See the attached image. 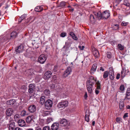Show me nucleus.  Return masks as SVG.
<instances>
[{
  "label": "nucleus",
  "mask_w": 130,
  "mask_h": 130,
  "mask_svg": "<svg viewBox=\"0 0 130 130\" xmlns=\"http://www.w3.org/2000/svg\"><path fill=\"white\" fill-rule=\"evenodd\" d=\"M68 103V102L67 101H62L58 104L57 107L62 109H64L67 106Z\"/></svg>",
  "instance_id": "nucleus-1"
},
{
  "label": "nucleus",
  "mask_w": 130,
  "mask_h": 130,
  "mask_svg": "<svg viewBox=\"0 0 130 130\" xmlns=\"http://www.w3.org/2000/svg\"><path fill=\"white\" fill-rule=\"evenodd\" d=\"M47 59L46 55L44 54H41L40 56L38 58V62L40 63H44Z\"/></svg>",
  "instance_id": "nucleus-2"
},
{
  "label": "nucleus",
  "mask_w": 130,
  "mask_h": 130,
  "mask_svg": "<svg viewBox=\"0 0 130 130\" xmlns=\"http://www.w3.org/2000/svg\"><path fill=\"white\" fill-rule=\"evenodd\" d=\"M91 51L94 56L96 58H98L100 56L99 53L94 47L91 46Z\"/></svg>",
  "instance_id": "nucleus-3"
},
{
  "label": "nucleus",
  "mask_w": 130,
  "mask_h": 130,
  "mask_svg": "<svg viewBox=\"0 0 130 130\" xmlns=\"http://www.w3.org/2000/svg\"><path fill=\"white\" fill-rule=\"evenodd\" d=\"M62 126H68L70 125V122L67 121V120L64 119H61L59 122Z\"/></svg>",
  "instance_id": "nucleus-4"
},
{
  "label": "nucleus",
  "mask_w": 130,
  "mask_h": 130,
  "mask_svg": "<svg viewBox=\"0 0 130 130\" xmlns=\"http://www.w3.org/2000/svg\"><path fill=\"white\" fill-rule=\"evenodd\" d=\"M52 101L50 100H48L45 103V107L46 109H49L52 106Z\"/></svg>",
  "instance_id": "nucleus-5"
},
{
  "label": "nucleus",
  "mask_w": 130,
  "mask_h": 130,
  "mask_svg": "<svg viewBox=\"0 0 130 130\" xmlns=\"http://www.w3.org/2000/svg\"><path fill=\"white\" fill-rule=\"evenodd\" d=\"M71 71V68L70 67H67L63 74V77H65L68 76L70 74Z\"/></svg>",
  "instance_id": "nucleus-6"
},
{
  "label": "nucleus",
  "mask_w": 130,
  "mask_h": 130,
  "mask_svg": "<svg viewBox=\"0 0 130 130\" xmlns=\"http://www.w3.org/2000/svg\"><path fill=\"white\" fill-rule=\"evenodd\" d=\"M34 116L33 115L29 116L27 117L26 119V122L28 123H32L34 122Z\"/></svg>",
  "instance_id": "nucleus-7"
},
{
  "label": "nucleus",
  "mask_w": 130,
  "mask_h": 130,
  "mask_svg": "<svg viewBox=\"0 0 130 130\" xmlns=\"http://www.w3.org/2000/svg\"><path fill=\"white\" fill-rule=\"evenodd\" d=\"M13 112V110L11 108H9L6 110V113L7 116H11Z\"/></svg>",
  "instance_id": "nucleus-8"
},
{
  "label": "nucleus",
  "mask_w": 130,
  "mask_h": 130,
  "mask_svg": "<svg viewBox=\"0 0 130 130\" xmlns=\"http://www.w3.org/2000/svg\"><path fill=\"white\" fill-rule=\"evenodd\" d=\"M129 72V70L128 69H126L125 68H122L121 72V76L122 77L124 78L127 74V73Z\"/></svg>",
  "instance_id": "nucleus-9"
},
{
  "label": "nucleus",
  "mask_w": 130,
  "mask_h": 130,
  "mask_svg": "<svg viewBox=\"0 0 130 130\" xmlns=\"http://www.w3.org/2000/svg\"><path fill=\"white\" fill-rule=\"evenodd\" d=\"M29 89H28V92L30 93H32L35 89V86L34 84H31L29 85Z\"/></svg>",
  "instance_id": "nucleus-10"
},
{
  "label": "nucleus",
  "mask_w": 130,
  "mask_h": 130,
  "mask_svg": "<svg viewBox=\"0 0 130 130\" xmlns=\"http://www.w3.org/2000/svg\"><path fill=\"white\" fill-rule=\"evenodd\" d=\"M102 18L107 19L110 16V13L107 11H104L102 13Z\"/></svg>",
  "instance_id": "nucleus-11"
},
{
  "label": "nucleus",
  "mask_w": 130,
  "mask_h": 130,
  "mask_svg": "<svg viewBox=\"0 0 130 130\" xmlns=\"http://www.w3.org/2000/svg\"><path fill=\"white\" fill-rule=\"evenodd\" d=\"M24 49V47L22 45H20L16 47L15 51L18 53L22 52Z\"/></svg>",
  "instance_id": "nucleus-12"
},
{
  "label": "nucleus",
  "mask_w": 130,
  "mask_h": 130,
  "mask_svg": "<svg viewBox=\"0 0 130 130\" xmlns=\"http://www.w3.org/2000/svg\"><path fill=\"white\" fill-rule=\"evenodd\" d=\"M59 125L58 123L57 122L54 123L51 126L52 130H57L58 128Z\"/></svg>",
  "instance_id": "nucleus-13"
},
{
  "label": "nucleus",
  "mask_w": 130,
  "mask_h": 130,
  "mask_svg": "<svg viewBox=\"0 0 130 130\" xmlns=\"http://www.w3.org/2000/svg\"><path fill=\"white\" fill-rule=\"evenodd\" d=\"M52 74L51 72L50 71L46 72L44 74V78L45 79H47L50 78Z\"/></svg>",
  "instance_id": "nucleus-14"
},
{
  "label": "nucleus",
  "mask_w": 130,
  "mask_h": 130,
  "mask_svg": "<svg viewBox=\"0 0 130 130\" xmlns=\"http://www.w3.org/2000/svg\"><path fill=\"white\" fill-rule=\"evenodd\" d=\"M28 110L31 113L34 112L36 110V106L34 105L30 106L29 107Z\"/></svg>",
  "instance_id": "nucleus-15"
},
{
  "label": "nucleus",
  "mask_w": 130,
  "mask_h": 130,
  "mask_svg": "<svg viewBox=\"0 0 130 130\" xmlns=\"http://www.w3.org/2000/svg\"><path fill=\"white\" fill-rule=\"evenodd\" d=\"M17 122L19 126L21 127L25 126V121L22 119L19 120Z\"/></svg>",
  "instance_id": "nucleus-16"
},
{
  "label": "nucleus",
  "mask_w": 130,
  "mask_h": 130,
  "mask_svg": "<svg viewBox=\"0 0 130 130\" xmlns=\"http://www.w3.org/2000/svg\"><path fill=\"white\" fill-rule=\"evenodd\" d=\"M111 70H110L109 71V77L110 79L113 80L114 78V72L113 69H111Z\"/></svg>",
  "instance_id": "nucleus-17"
},
{
  "label": "nucleus",
  "mask_w": 130,
  "mask_h": 130,
  "mask_svg": "<svg viewBox=\"0 0 130 130\" xmlns=\"http://www.w3.org/2000/svg\"><path fill=\"white\" fill-rule=\"evenodd\" d=\"M94 14L99 20L101 19L102 18V13L100 12H98L97 13L94 12Z\"/></svg>",
  "instance_id": "nucleus-18"
},
{
  "label": "nucleus",
  "mask_w": 130,
  "mask_h": 130,
  "mask_svg": "<svg viewBox=\"0 0 130 130\" xmlns=\"http://www.w3.org/2000/svg\"><path fill=\"white\" fill-rule=\"evenodd\" d=\"M89 110H86V115L85 117V121L88 122L89 120Z\"/></svg>",
  "instance_id": "nucleus-19"
},
{
  "label": "nucleus",
  "mask_w": 130,
  "mask_h": 130,
  "mask_svg": "<svg viewBox=\"0 0 130 130\" xmlns=\"http://www.w3.org/2000/svg\"><path fill=\"white\" fill-rule=\"evenodd\" d=\"M97 67V64L96 63H94L93 64L92 67V68L91 70V74L93 73L96 71Z\"/></svg>",
  "instance_id": "nucleus-20"
},
{
  "label": "nucleus",
  "mask_w": 130,
  "mask_h": 130,
  "mask_svg": "<svg viewBox=\"0 0 130 130\" xmlns=\"http://www.w3.org/2000/svg\"><path fill=\"white\" fill-rule=\"evenodd\" d=\"M16 128L14 122H12L9 124V128L10 130H14Z\"/></svg>",
  "instance_id": "nucleus-21"
},
{
  "label": "nucleus",
  "mask_w": 130,
  "mask_h": 130,
  "mask_svg": "<svg viewBox=\"0 0 130 130\" xmlns=\"http://www.w3.org/2000/svg\"><path fill=\"white\" fill-rule=\"evenodd\" d=\"M43 10V8L41 6H38L36 7L35 9V11L37 12L41 11Z\"/></svg>",
  "instance_id": "nucleus-22"
},
{
  "label": "nucleus",
  "mask_w": 130,
  "mask_h": 130,
  "mask_svg": "<svg viewBox=\"0 0 130 130\" xmlns=\"http://www.w3.org/2000/svg\"><path fill=\"white\" fill-rule=\"evenodd\" d=\"M15 100L12 99L7 102V104L8 105H12L14 104L15 102Z\"/></svg>",
  "instance_id": "nucleus-23"
},
{
  "label": "nucleus",
  "mask_w": 130,
  "mask_h": 130,
  "mask_svg": "<svg viewBox=\"0 0 130 130\" xmlns=\"http://www.w3.org/2000/svg\"><path fill=\"white\" fill-rule=\"evenodd\" d=\"M45 97L44 96H41L40 98V103L42 104L43 105L44 104L45 102Z\"/></svg>",
  "instance_id": "nucleus-24"
},
{
  "label": "nucleus",
  "mask_w": 130,
  "mask_h": 130,
  "mask_svg": "<svg viewBox=\"0 0 130 130\" xmlns=\"http://www.w3.org/2000/svg\"><path fill=\"white\" fill-rule=\"evenodd\" d=\"M36 18V17H35L33 19V17H30L29 18L27 19V21H26V22L27 23L29 22H30V23H31L34 21Z\"/></svg>",
  "instance_id": "nucleus-25"
},
{
  "label": "nucleus",
  "mask_w": 130,
  "mask_h": 130,
  "mask_svg": "<svg viewBox=\"0 0 130 130\" xmlns=\"http://www.w3.org/2000/svg\"><path fill=\"white\" fill-rule=\"evenodd\" d=\"M70 35L71 36L72 38L74 40H77L78 38L75 35L74 32H71L70 33Z\"/></svg>",
  "instance_id": "nucleus-26"
},
{
  "label": "nucleus",
  "mask_w": 130,
  "mask_h": 130,
  "mask_svg": "<svg viewBox=\"0 0 130 130\" xmlns=\"http://www.w3.org/2000/svg\"><path fill=\"white\" fill-rule=\"evenodd\" d=\"M17 36V33L15 31H13L10 34V37L11 38L13 39L15 38Z\"/></svg>",
  "instance_id": "nucleus-27"
},
{
  "label": "nucleus",
  "mask_w": 130,
  "mask_h": 130,
  "mask_svg": "<svg viewBox=\"0 0 130 130\" xmlns=\"http://www.w3.org/2000/svg\"><path fill=\"white\" fill-rule=\"evenodd\" d=\"M90 20L92 24H94L95 22V20L94 17L92 14H91L90 15Z\"/></svg>",
  "instance_id": "nucleus-28"
},
{
  "label": "nucleus",
  "mask_w": 130,
  "mask_h": 130,
  "mask_svg": "<svg viewBox=\"0 0 130 130\" xmlns=\"http://www.w3.org/2000/svg\"><path fill=\"white\" fill-rule=\"evenodd\" d=\"M53 121V119L52 118H48L46 120V123L48 124Z\"/></svg>",
  "instance_id": "nucleus-29"
},
{
  "label": "nucleus",
  "mask_w": 130,
  "mask_h": 130,
  "mask_svg": "<svg viewBox=\"0 0 130 130\" xmlns=\"http://www.w3.org/2000/svg\"><path fill=\"white\" fill-rule=\"evenodd\" d=\"M108 76V72L107 71H106L104 72L103 75V77L104 78H107Z\"/></svg>",
  "instance_id": "nucleus-30"
},
{
  "label": "nucleus",
  "mask_w": 130,
  "mask_h": 130,
  "mask_svg": "<svg viewBox=\"0 0 130 130\" xmlns=\"http://www.w3.org/2000/svg\"><path fill=\"white\" fill-rule=\"evenodd\" d=\"M112 28L114 30H117L119 28V25L118 24H115L112 26Z\"/></svg>",
  "instance_id": "nucleus-31"
},
{
  "label": "nucleus",
  "mask_w": 130,
  "mask_h": 130,
  "mask_svg": "<svg viewBox=\"0 0 130 130\" xmlns=\"http://www.w3.org/2000/svg\"><path fill=\"white\" fill-rule=\"evenodd\" d=\"M124 107V103L122 102H120L119 103V107L120 109H123Z\"/></svg>",
  "instance_id": "nucleus-32"
},
{
  "label": "nucleus",
  "mask_w": 130,
  "mask_h": 130,
  "mask_svg": "<svg viewBox=\"0 0 130 130\" xmlns=\"http://www.w3.org/2000/svg\"><path fill=\"white\" fill-rule=\"evenodd\" d=\"M96 80L93 76H90V82H91L92 83L94 84V82Z\"/></svg>",
  "instance_id": "nucleus-33"
},
{
  "label": "nucleus",
  "mask_w": 130,
  "mask_h": 130,
  "mask_svg": "<svg viewBox=\"0 0 130 130\" xmlns=\"http://www.w3.org/2000/svg\"><path fill=\"white\" fill-rule=\"evenodd\" d=\"M130 99V94L126 93V96L124 99V100H129Z\"/></svg>",
  "instance_id": "nucleus-34"
},
{
  "label": "nucleus",
  "mask_w": 130,
  "mask_h": 130,
  "mask_svg": "<svg viewBox=\"0 0 130 130\" xmlns=\"http://www.w3.org/2000/svg\"><path fill=\"white\" fill-rule=\"evenodd\" d=\"M118 48L120 50H123L124 49V47L121 44H119L118 45Z\"/></svg>",
  "instance_id": "nucleus-35"
},
{
  "label": "nucleus",
  "mask_w": 130,
  "mask_h": 130,
  "mask_svg": "<svg viewBox=\"0 0 130 130\" xmlns=\"http://www.w3.org/2000/svg\"><path fill=\"white\" fill-rule=\"evenodd\" d=\"M97 85L96 89H101L100 83L99 81H98L96 83Z\"/></svg>",
  "instance_id": "nucleus-36"
},
{
  "label": "nucleus",
  "mask_w": 130,
  "mask_h": 130,
  "mask_svg": "<svg viewBox=\"0 0 130 130\" xmlns=\"http://www.w3.org/2000/svg\"><path fill=\"white\" fill-rule=\"evenodd\" d=\"M50 114V112L49 111H45L43 113V116H46Z\"/></svg>",
  "instance_id": "nucleus-37"
},
{
  "label": "nucleus",
  "mask_w": 130,
  "mask_h": 130,
  "mask_svg": "<svg viewBox=\"0 0 130 130\" xmlns=\"http://www.w3.org/2000/svg\"><path fill=\"white\" fill-rule=\"evenodd\" d=\"M19 117V116L18 114H16L14 117V119L15 121L17 122L18 121V119Z\"/></svg>",
  "instance_id": "nucleus-38"
},
{
  "label": "nucleus",
  "mask_w": 130,
  "mask_h": 130,
  "mask_svg": "<svg viewBox=\"0 0 130 130\" xmlns=\"http://www.w3.org/2000/svg\"><path fill=\"white\" fill-rule=\"evenodd\" d=\"M65 3L64 2H60V4L59 6H58V7H64L65 6Z\"/></svg>",
  "instance_id": "nucleus-39"
},
{
  "label": "nucleus",
  "mask_w": 130,
  "mask_h": 130,
  "mask_svg": "<svg viewBox=\"0 0 130 130\" xmlns=\"http://www.w3.org/2000/svg\"><path fill=\"white\" fill-rule=\"evenodd\" d=\"M42 130H51V129L49 126H45L43 128Z\"/></svg>",
  "instance_id": "nucleus-40"
},
{
  "label": "nucleus",
  "mask_w": 130,
  "mask_h": 130,
  "mask_svg": "<svg viewBox=\"0 0 130 130\" xmlns=\"http://www.w3.org/2000/svg\"><path fill=\"white\" fill-rule=\"evenodd\" d=\"M124 4L127 6H129L130 5V4L128 2L127 0H125L124 1Z\"/></svg>",
  "instance_id": "nucleus-41"
},
{
  "label": "nucleus",
  "mask_w": 130,
  "mask_h": 130,
  "mask_svg": "<svg viewBox=\"0 0 130 130\" xmlns=\"http://www.w3.org/2000/svg\"><path fill=\"white\" fill-rule=\"evenodd\" d=\"M128 23L126 22L125 21H123L121 23V25L123 26H127L128 24Z\"/></svg>",
  "instance_id": "nucleus-42"
},
{
  "label": "nucleus",
  "mask_w": 130,
  "mask_h": 130,
  "mask_svg": "<svg viewBox=\"0 0 130 130\" xmlns=\"http://www.w3.org/2000/svg\"><path fill=\"white\" fill-rule=\"evenodd\" d=\"M44 92L46 95H48L50 94V91L47 89L45 90Z\"/></svg>",
  "instance_id": "nucleus-43"
},
{
  "label": "nucleus",
  "mask_w": 130,
  "mask_h": 130,
  "mask_svg": "<svg viewBox=\"0 0 130 130\" xmlns=\"http://www.w3.org/2000/svg\"><path fill=\"white\" fill-rule=\"evenodd\" d=\"M86 84L87 89L89 91V80H88L87 81Z\"/></svg>",
  "instance_id": "nucleus-44"
},
{
  "label": "nucleus",
  "mask_w": 130,
  "mask_h": 130,
  "mask_svg": "<svg viewBox=\"0 0 130 130\" xmlns=\"http://www.w3.org/2000/svg\"><path fill=\"white\" fill-rule=\"evenodd\" d=\"M21 115L23 116H25L26 114V111L25 110L22 111L21 112Z\"/></svg>",
  "instance_id": "nucleus-45"
},
{
  "label": "nucleus",
  "mask_w": 130,
  "mask_h": 130,
  "mask_svg": "<svg viewBox=\"0 0 130 130\" xmlns=\"http://www.w3.org/2000/svg\"><path fill=\"white\" fill-rule=\"evenodd\" d=\"M107 57L109 58H110L111 57V53L110 52H108L107 53Z\"/></svg>",
  "instance_id": "nucleus-46"
},
{
  "label": "nucleus",
  "mask_w": 130,
  "mask_h": 130,
  "mask_svg": "<svg viewBox=\"0 0 130 130\" xmlns=\"http://www.w3.org/2000/svg\"><path fill=\"white\" fill-rule=\"evenodd\" d=\"M55 85L54 84H52L50 85V88L51 89H55Z\"/></svg>",
  "instance_id": "nucleus-47"
},
{
  "label": "nucleus",
  "mask_w": 130,
  "mask_h": 130,
  "mask_svg": "<svg viewBox=\"0 0 130 130\" xmlns=\"http://www.w3.org/2000/svg\"><path fill=\"white\" fill-rule=\"evenodd\" d=\"M120 90L121 91H124V86L123 85H121L120 88Z\"/></svg>",
  "instance_id": "nucleus-48"
},
{
  "label": "nucleus",
  "mask_w": 130,
  "mask_h": 130,
  "mask_svg": "<svg viewBox=\"0 0 130 130\" xmlns=\"http://www.w3.org/2000/svg\"><path fill=\"white\" fill-rule=\"evenodd\" d=\"M26 14H24V15H21L20 17V18H21V19L23 20L24 19L26 18Z\"/></svg>",
  "instance_id": "nucleus-49"
},
{
  "label": "nucleus",
  "mask_w": 130,
  "mask_h": 130,
  "mask_svg": "<svg viewBox=\"0 0 130 130\" xmlns=\"http://www.w3.org/2000/svg\"><path fill=\"white\" fill-rule=\"evenodd\" d=\"M57 67L56 66H54L53 69V71L54 72H56L57 71Z\"/></svg>",
  "instance_id": "nucleus-50"
},
{
  "label": "nucleus",
  "mask_w": 130,
  "mask_h": 130,
  "mask_svg": "<svg viewBox=\"0 0 130 130\" xmlns=\"http://www.w3.org/2000/svg\"><path fill=\"white\" fill-rule=\"evenodd\" d=\"M66 33L65 32H62L60 35V36L61 37H65L66 35Z\"/></svg>",
  "instance_id": "nucleus-51"
},
{
  "label": "nucleus",
  "mask_w": 130,
  "mask_h": 130,
  "mask_svg": "<svg viewBox=\"0 0 130 130\" xmlns=\"http://www.w3.org/2000/svg\"><path fill=\"white\" fill-rule=\"evenodd\" d=\"M21 89L25 90L27 89V87L25 85H23L21 87Z\"/></svg>",
  "instance_id": "nucleus-52"
},
{
  "label": "nucleus",
  "mask_w": 130,
  "mask_h": 130,
  "mask_svg": "<svg viewBox=\"0 0 130 130\" xmlns=\"http://www.w3.org/2000/svg\"><path fill=\"white\" fill-rule=\"evenodd\" d=\"M128 113H125L123 116V118L124 119H125L126 117H128Z\"/></svg>",
  "instance_id": "nucleus-53"
},
{
  "label": "nucleus",
  "mask_w": 130,
  "mask_h": 130,
  "mask_svg": "<svg viewBox=\"0 0 130 130\" xmlns=\"http://www.w3.org/2000/svg\"><path fill=\"white\" fill-rule=\"evenodd\" d=\"M126 93L130 94V88H128L127 89Z\"/></svg>",
  "instance_id": "nucleus-54"
},
{
  "label": "nucleus",
  "mask_w": 130,
  "mask_h": 130,
  "mask_svg": "<svg viewBox=\"0 0 130 130\" xmlns=\"http://www.w3.org/2000/svg\"><path fill=\"white\" fill-rule=\"evenodd\" d=\"M78 47L81 50H83L84 48V46H82L81 45H79Z\"/></svg>",
  "instance_id": "nucleus-55"
},
{
  "label": "nucleus",
  "mask_w": 130,
  "mask_h": 130,
  "mask_svg": "<svg viewBox=\"0 0 130 130\" xmlns=\"http://www.w3.org/2000/svg\"><path fill=\"white\" fill-rule=\"evenodd\" d=\"M120 76V74L119 73H118L116 76V78L117 79H118L119 78Z\"/></svg>",
  "instance_id": "nucleus-56"
},
{
  "label": "nucleus",
  "mask_w": 130,
  "mask_h": 130,
  "mask_svg": "<svg viewBox=\"0 0 130 130\" xmlns=\"http://www.w3.org/2000/svg\"><path fill=\"white\" fill-rule=\"evenodd\" d=\"M95 94H96L97 95L99 94V93L100 92V91L99 90H98L96 89H95Z\"/></svg>",
  "instance_id": "nucleus-57"
},
{
  "label": "nucleus",
  "mask_w": 130,
  "mask_h": 130,
  "mask_svg": "<svg viewBox=\"0 0 130 130\" xmlns=\"http://www.w3.org/2000/svg\"><path fill=\"white\" fill-rule=\"evenodd\" d=\"M116 121L118 122H120V118H116Z\"/></svg>",
  "instance_id": "nucleus-58"
},
{
  "label": "nucleus",
  "mask_w": 130,
  "mask_h": 130,
  "mask_svg": "<svg viewBox=\"0 0 130 130\" xmlns=\"http://www.w3.org/2000/svg\"><path fill=\"white\" fill-rule=\"evenodd\" d=\"M84 98L85 99H86L87 98V92L85 93V94L84 95Z\"/></svg>",
  "instance_id": "nucleus-59"
},
{
  "label": "nucleus",
  "mask_w": 130,
  "mask_h": 130,
  "mask_svg": "<svg viewBox=\"0 0 130 130\" xmlns=\"http://www.w3.org/2000/svg\"><path fill=\"white\" fill-rule=\"evenodd\" d=\"M14 130H21V129L19 127H16L15 128Z\"/></svg>",
  "instance_id": "nucleus-60"
},
{
  "label": "nucleus",
  "mask_w": 130,
  "mask_h": 130,
  "mask_svg": "<svg viewBox=\"0 0 130 130\" xmlns=\"http://www.w3.org/2000/svg\"><path fill=\"white\" fill-rule=\"evenodd\" d=\"M35 130H42V129L39 127H37L36 128Z\"/></svg>",
  "instance_id": "nucleus-61"
},
{
  "label": "nucleus",
  "mask_w": 130,
  "mask_h": 130,
  "mask_svg": "<svg viewBox=\"0 0 130 130\" xmlns=\"http://www.w3.org/2000/svg\"><path fill=\"white\" fill-rule=\"evenodd\" d=\"M22 21V20L21 18H20V17L18 19V21L20 23Z\"/></svg>",
  "instance_id": "nucleus-62"
},
{
  "label": "nucleus",
  "mask_w": 130,
  "mask_h": 130,
  "mask_svg": "<svg viewBox=\"0 0 130 130\" xmlns=\"http://www.w3.org/2000/svg\"><path fill=\"white\" fill-rule=\"evenodd\" d=\"M100 70H101V71H104V68L101 67L100 68Z\"/></svg>",
  "instance_id": "nucleus-63"
},
{
  "label": "nucleus",
  "mask_w": 130,
  "mask_h": 130,
  "mask_svg": "<svg viewBox=\"0 0 130 130\" xmlns=\"http://www.w3.org/2000/svg\"><path fill=\"white\" fill-rule=\"evenodd\" d=\"M69 10L73 12L74 11V8H71L69 9Z\"/></svg>",
  "instance_id": "nucleus-64"
}]
</instances>
